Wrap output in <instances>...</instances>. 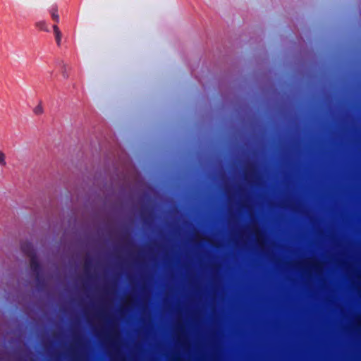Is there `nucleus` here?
I'll return each instance as SVG.
<instances>
[{"mask_svg": "<svg viewBox=\"0 0 361 361\" xmlns=\"http://www.w3.org/2000/svg\"><path fill=\"white\" fill-rule=\"evenodd\" d=\"M53 30H54V34L55 36L56 42L58 45H60L61 41V37H62L61 32L59 28L56 25H54Z\"/></svg>", "mask_w": 361, "mask_h": 361, "instance_id": "f257e3e1", "label": "nucleus"}, {"mask_svg": "<svg viewBox=\"0 0 361 361\" xmlns=\"http://www.w3.org/2000/svg\"><path fill=\"white\" fill-rule=\"evenodd\" d=\"M36 27L39 29L40 30L47 31L48 32V27L44 21H39L36 23Z\"/></svg>", "mask_w": 361, "mask_h": 361, "instance_id": "f03ea898", "label": "nucleus"}, {"mask_svg": "<svg viewBox=\"0 0 361 361\" xmlns=\"http://www.w3.org/2000/svg\"><path fill=\"white\" fill-rule=\"evenodd\" d=\"M33 111L34 113L36 114V115H40L43 113V107H42V104H39L38 105H37L34 109H33Z\"/></svg>", "mask_w": 361, "mask_h": 361, "instance_id": "7ed1b4c3", "label": "nucleus"}, {"mask_svg": "<svg viewBox=\"0 0 361 361\" xmlns=\"http://www.w3.org/2000/svg\"><path fill=\"white\" fill-rule=\"evenodd\" d=\"M57 9L54 7H53L51 10V15L52 17V19L56 22L59 21V16L56 14Z\"/></svg>", "mask_w": 361, "mask_h": 361, "instance_id": "20e7f679", "label": "nucleus"}, {"mask_svg": "<svg viewBox=\"0 0 361 361\" xmlns=\"http://www.w3.org/2000/svg\"><path fill=\"white\" fill-rule=\"evenodd\" d=\"M6 164V155L4 152L0 151V165L1 166H5Z\"/></svg>", "mask_w": 361, "mask_h": 361, "instance_id": "39448f33", "label": "nucleus"}, {"mask_svg": "<svg viewBox=\"0 0 361 361\" xmlns=\"http://www.w3.org/2000/svg\"><path fill=\"white\" fill-rule=\"evenodd\" d=\"M32 266H35V260L33 259H32Z\"/></svg>", "mask_w": 361, "mask_h": 361, "instance_id": "423d86ee", "label": "nucleus"}]
</instances>
